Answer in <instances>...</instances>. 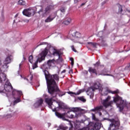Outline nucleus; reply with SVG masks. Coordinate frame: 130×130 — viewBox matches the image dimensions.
Wrapping results in <instances>:
<instances>
[{
    "label": "nucleus",
    "instance_id": "nucleus-49",
    "mask_svg": "<svg viewBox=\"0 0 130 130\" xmlns=\"http://www.w3.org/2000/svg\"><path fill=\"white\" fill-rule=\"evenodd\" d=\"M68 2H69V1L64 2L63 3V4H68Z\"/></svg>",
    "mask_w": 130,
    "mask_h": 130
},
{
    "label": "nucleus",
    "instance_id": "nucleus-52",
    "mask_svg": "<svg viewBox=\"0 0 130 130\" xmlns=\"http://www.w3.org/2000/svg\"><path fill=\"white\" fill-rule=\"evenodd\" d=\"M32 79H33V77H32V76H31V77H30V80H32Z\"/></svg>",
    "mask_w": 130,
    "mask_h": 130
},
{
    "label": "nucleus",
    "instance_id": "nucleus-43",
    "mask_svg": "<svg viewBox=\"0 0 130 130\" xmlns=\"http://www.w3.org/2000/svg\"><path fill=\"white\" fill-rule=\"evenodd\" d=\"M23 22H25V23H28V22H29V20L28 19H24Z\"/></svg>",
    "mask_w": 130,
    "mask_h": 130
},
{
    "label": "nucleus",
    "instance_id": "nucleus-33",
    "mask_svg": "<svg viewBox=\"0 0 130 130\" xmlns=\"http://www.w3.org/2000/svg\"><path fill=\"white\" fill-rule=\"evenodd\" d=\"M28 60L30 63H33V56H29L28 58Z\"/></svg>",
    "mask_w": 130,
    "mask_h": 130
},
{
    "label": "nucleus",
    "instance_id": "nucleus-17",
    "mask_svg": "<svg viewBox=\"0 0 130 130\" xmlns=\"http://www.w3.org/2000/svg\"><path fill=\"white\" fill-rule=\"evenodd\" d=\"M62 54V52L58 50H56L55 49H53V55H57L58 56V58L60 57V55Z\"/></svg>",
    "mask_w": 130,
    "mask_h": 130
},
{
    "label": "nucleus",
    "instance_id": "nucleus-42",
    "mask_svg": "<svg viewBox=\"0 0 130 130\" xmlns=\"http://www.w3.org/2000/svg\"><path fill=\"white\" fill-rule=\"evenodd\" d=\"M81 0H74V4H78Z\"/></svg>",
    "mask_w": 130,
    "mask_h": 130
},
{
    "label": "nucleus",
    "instance_id": "nucleus-12",
    "mask_svg": "<svg viewBox=\"0 0 130 130\" xmlns=\"http://www.w3.org/2000/svg\"><path fill=\"white\" fill-rule=\"evenodd\" d=\"M72 110L75 111L76 113L75 116L74 117L75 118H79L83 115V113H82V111H83V109L79 108H72Z\"/></svg>",
    "mask_w": 130,
    "mask_h": 130
},
{
    "label": "nucleus",
    "instance_id": "nucleus-1",
    "mask_svg": "<svg viewBox=\"0 0 130 130\" xmlns=\"http://www.w3.org/2000/svg\"><path fill=\"white\" fill-rule=\"evenodd\" d=\"M44 74L47 82V86L48 92L50 94L52 98H55L57 93L59 97H62L66 95V92L60 91L57 84L55 81H59V77L57 74L51 75L49 74L48 71L46 70H44Z\"/></svg>",
    "mask_w": 130,
    "mask_h": 130
},
{
    "label": "nucleus",
    "instance_id": "nucleus-4",
    "mask_svg": "<svg viewBox=\"0 0 130 130\" xmlns=\"http://www.w3.org/2000/svg\"><path fill=\"white\" fill-rule=\"evenodd\" d=\"M48 53V50L45 48L39 55L38 58L36 61L32 66V70H35L36 68H38L37 63L39 62H41L42 60H44L45 59V57L47 55Z\"/></svg>",
    "mask_w": 130,
    "mask_h": 130
},
{
    "label": "nucleus",
    "instance_id": "nucleus-44",
    "mask_svg": "<svg viewBox=\"0 0 130 130\" xmlns=\"http://www.w3.org/2000/svg\"><path fill=\"white\" fill-rule=\"evenodd\" d=\"M101 75H102V76H111L110 74H101Z\"/></svg>",
    "mask_w": 130,
    "mask_h": 130
},
{
    "label": "nucleus",
    "instance_id": "nucleus-24",
    "mask_svg": "<svg viewBox=\"0 0 130 130\" xmlns=\"http://www.w3.org/2000/svg\"><path fill=\"white\" fill-rule=\"evenodd\" d=\"M41 69L42 70H47V69H49V67L47 63H44L42 66H41Z\"/></svg>",
    "mask_w": 130,
    "mask_h": 130
},
{
    "label": "nucleus",
    "instance_id": "nucleus-8",
    "mask_svg": "<svg viewBox=\"0 0 130 130\" xmlns=\"http://www.w3.org/2000/svg\"><path fill=\"white\" fill-rule=\"evenodd\" d=\"M108 93H111V94H118V93H119V90L116 89L114 91H111L108 87H106L103 88L102 90V95H104L105 96L108 95Z\"/></svg>",
    "mask_w": 130,
    "mask_h": 130
},
{
    "label": "nucleus",
    "instance_id": "nucleus-58",
    "mask_svg": "<svg viewBox=\"0 0 130 130\" xmlns=\"http://www.w3.org/2000/svg\"><path fill=\"white\" fill-rule=\"evenodd\" d=\"M43 15L44 16V14H43Z\"/></svg>",
    "mask_w": 130,
    "mask_h": 130
},
{
    "label": "nucleus",
    "instance_id": "nucleus-10",
    "mask_svg": "<svg viewBox=\"0 0 130 130\" xmlns=\"http://www.w3.org/2000/svg\"><path fill=\"white\" fill-rule=\"evenodd\" d=\"M22 14L24 16H26V17H31V16H34L35 11L33 9L29 8L27 9H24L22 11Z\"/></svg>",
    "mask_w": 130,
    "mask_h": 130
},
{
    "label": "nucleus",
    "instance_id": "nucleus-51",
    "mask_svg": "<svg viewBox=\"0 0 130 130\" xmlns=\"http://www.w3.org/2000/svg\"><path fill=\"white\" fill-rule=\"evenodd\" d=\"M17 17H18V14H16V15L15 16V18H17Z\"/></svg>",
    "mask_w": 130,
    "mask_h": 130
},
{
    "label": "nucleus",
    "instance_id": "nucleus-18",
    "mask_svg": "<svg viewBox=\"0 0 130 130\" xmlns=\"http://www.w3.org/2000/svg\"><path fill=\"white\" fill-rule=\"evenodd\" d=\"M72 23V18L71 17H67L64 19V21H63L62 24L64 25H70Z\"/></svg>",
    "mask_w": 130,
    "mask_h": 130
},
{
    "label": "nucleus",
    "instance_id": "nucleus-21",
    "mask_svg": "<svg viewBox=\"0 0 130 130\" xmlns=\"http://www.w3.org/2000/svg\"><path fill=\"white\" fill-rule=\"evenodd\" d=\"M88 72H89L90 74H95L96 76H97V70L92 67H89Z\"/></svg>",
    "mask_w": 130,
    "mask_h": 130
},
{
    "label": "nucleus",
    "instance_id": "nucleus-55",
    "mask_svg": "<svg viewBox=\"0 0 130 130\" xmlns=\"http://www.w3.org/2000/svg\"><path fill=\"white\" fill-rule=\"evenodd\" d=\"M25 80H26V81H28V79L26 78Z\"/></svg>",
    "mask_w": 130,
    "mask_h": 130
},
{
    "label": "nucleus",
    "instance_id": "nucleus-48",
    "mask_svg": "<svg viewBox=\"0 0 130 130\" xmlns=\"http://www.w3.org/2000/svg\"><path fill=\"white\" fill-rule=\"evenodd\" d=\"M48 126L49 127V126H50V125H51V123H48Z\"/></svg>",
    "mask_w": 130,
    "mask_h": 130
},
{
    "label": "nucleus",
    "instance_id": "nucleus-25",
    "mask_svg": "<svg viewBox=\"0 0 130 130\" xmlns=\"http://www.w3.org/2000/svg\"><path fill=\"white\" fill-rule=\"evenodd\" d=\"M71 112H72V111H68L66 114L67 116H68L69 118H74V114H72Z\"/></svg>",
    "mask_w": 130,
    "mask_h": 130
},
{
    "label": "nucleus",
    "instance_id": "nucleus-46",
    "mask_svg": "<svg viewBox=\"0 0 130 130\" xmlns=\"http://www.w3.org/2000/svg\"><path fill=\"white\" fill-rule=\"evenodd\" d=\"M69 74H73V70H70V71H69Z\"/></svg>",
    "mask_w": 130,
    "mask_h": 130
},
{
    "label": "nucleus",
    "instance_id": "nucleus-36",
    "mask_svg": "<svg viewBox=\"0 0 130 130\" xmlns=\"http://www.w3.org/2000/svg\"><path fill=\"white\" fill-rule=\"evenodd\" d=\"M92 117L93 120H95V121H98V119L96 118V117H95V115L94 114H92Z\"/></svg>",
    "mask_w": 130,
    "mask_h": 130
},
{
    "label": "nucleus",
    "instance_id": "nucleus-11",
    "mask_svg": "<svg viewBox=\"0 0 130 130\" xmlns=\"http://www.w3.org/2000/svg\"><path fill=\"white\" fill-rule=\"evenodd\" d=\"M52 9H53V6L49 5L45 8V11L43 10V8H42L39 10V11L38 12V14H41V13L44 12V14L45 15H47V14H49V13H50V11H51Z\"/></svg>",
    "mask_w": 130,
    "mask_h": 130
},
{
    "label": "nucleus",
    "instance_id": "nucleus-40",
    "mask_svg": "<svg viewBox=\"0 0 130 130\" xmlns=\"http://www.w3.org/2000/svg\"><path fill=\"white\" fill-rule=\"evenodd\" d=\"M71 48H72L73 51H74V52H77V50H76V49H75V47H74V45L71 46Z\"/></svg>",
    "mask_w": 130,
    "mask_h": 130
},
{
    "label": "nucleus",
    "instance_id": "nucleus-5",
    "mask_svg": "<svg viewBox=\"0 0 130 130\" xmlns=\"http://www.w3.org/2000/svg\"><path fill=\"white\" fill-rule=\"evenodd\" d=\"M45 102L48 104V105L51 109H52L53 112L56 111V107H59L60 106L59 103L56 101L52 102V98H47L45 100Z\"/></svg>",
    "mask_w": 130,
    "mask_h": 130
},
{
    "label": "nucleus",
    "instance_id": "nucleus-39",
    "mask_svg": "<svg viewBox=\"0 0 130 130\" xmlns=\"http://www.w3.org/2000/svg\"><path fill=\"white\" fill-rule=\"evenodd\" d=\"M70 60H71V66L72 67H73L74 66V58L71 57L70 58Z\"/></svg>",
    "mask_w": 130,
    "mask_h": 130
},
{
    "label": "nucleus",
    "instance_id": "nucleus-13",
    "mask_svg": "<svg viewBox=\"0 0 130 130\" xmlns=\"http://www.w3.org/2000/svg\"><path fill=\"white\" fill-rule=\"evenodd\" d=\"M98 89H99V85H98L97 83H94L92 86L88 87L87 89L86 92H93V91H95V90H97Z\"/></svg>",
    "mask_w": 130,
    "mask_h": 130
},
{
    "label": "nucleus",
    "instance_id": "nucleus-30",
    "mask_svg": "<svg viewBox=\"0 0 130 130\" xmlns=\"http://www.w3.org/2000/svg\"><path fill=\"white\" fill-rule=\"evenodd\" d=\"M18 5H20V6H25L26 5V2L23 0H19L18 1Z\"/></svg>",
    "mask_w": 130,
    "mask_h": 130
},
{
    "label": "nucleus",
    "instance_id": "nucleus-15",
    "mask_svg": "<svg viewBox=\"0 0 130 130\" xmlns=\"http://www.w3.org/2000/svg\"><path fill=\"white\" fill-rule=\"evenodd\" d=\"M102 109H103V106H100L91 109V111H93V112H99L100 115H101V112H100V111L102 110Z\"/></svg>",
    "mask_w": 130,
    "mask_h": 130
},
{
    "label": "nucleus",
    "instance_id": "nucleus-60",
    "mask_svg": "<svg viewBox=\"0 0 130 130\" xmlns=\"http://www.w3.org/2000/svg\"><path fill=\"white\" fill-rule=\"evenodd\" d=\"M129 86H130V85L129 84Z\"/></svg>",
    "mask_w": 130,
    "mask_h": 130
},
{
    "label": "nucleus",
    "instance_id": "nucleus-32",
    "mask_svg": "<svg viewBox=\"0 0 130 130\" xmlns=\"http://www.w3.org/2000/svg\"><path fill=\"white\" fill-rule=\"evenodd\" d=\"M78 99L82 102H86V99H84V96L78 97Z\"/></svg>",
    "mask_w": 130,
    "mask_h": 130
},
{
    "label": "nucleus",
    "instance_id": "nucleus-27",
    "mask_svg": "<svg viewBox=\"0 0 130 130\" xmlns=\"http://www.w3.org/2000/svg\"><path fill=\"white\" fill-rule=\"evenodd\" d=\"M58 128L61 130H67L69 127L68 126H64L63 124H60L58 127Z\"/></svg>",
    "mask_w": 130,
    "mask_h": 130
},
{
    "label": "nucleus",
    "instance_id": "nucleus-23",
    "mask_svg": "<svg viewBox=\"0 0 130 130\" xmlns=\"http://www.w3.org/2000/svg\"><path fill=\"white\" fill-rule=\"evenodd\" d=\"M6 75L4 73H0V79L2 81H6Z\"/></svg>",
    "mask_w": 130,
    "mask_h": 130
},
{
    "label": "nucleus",
    "instance_id": "nucleus-59",
    "mask_svg": "<svg viewBox=\"0 0 130 130\" xmlns=\"http://www.w3.org/2000/svg\"><path fill=\"white\" fill-rule=\"evenodd\" d=\"M90 98H92V96H90Z\"/></svg>",
    "mask_w": 130,
    "mask_h": 130
},
{
    "label": "nucleus",
    "instance_id": "nucleus-16",
    "mask_svg": "<svg viewBox=\"0 0 130 130\" xmlns=\"http://www.w3.org/2000/svg\"><path fill=\"white\" fill-rule=\"evenodd\" d=\"M43 103V100L41 99L36 102V103L34 105V106L35 108H38V107H40V106L42 105Z\"/></svg>",
    "mask_w": 130,
    "mask_h": 130
},
{
    "label": "nucleus",
    "instance_id": "nucleus-20",
    "mask_svg": "<svg viewBox=\"0 0 130 130\" xmlns=\"http://www.w3.org/2000/svg\"><path fill=\"white\" fill-rule=\"evenodd\" d=\"M94 129L99 130L101 128V123L96 122L93 127Z\"/></svg>",
    "mask_w": 130,
    "mask_h": 130
},
{
    "label": "nucleus",
    "instance_id": "nucleus-47",
    "mask_svg": "<svg viewBox=\"0 0 130 130\" xmlns=\"http://www.w3.org/2000/svg\"><path fill=\"white\" fill-rule=\"evenodd\" d=\"M61 73V74H62L63 73H66V70H63Z\"/></svg>",
    "mask_w": 130,
    "mask_h": 130
},
{
    "label": "nucleus",
    "instance_id": "nucleus-29",
    "mask_svg": "<svg viewBox=\"0 0 130 130\" xmlns=\"http://www.w3.org/2000/svg\"><path fill=\"white\" fill-rule=\"evenodd\" d=\"M93 66L95 67V68H99V67H102L103 68H104V65H100V61L96 62V63L93 64Z\"/></svg>",
    "mask_w": 130,
    "mask_h": 130
},
{
    "label": "nucleus",
    "instance_id": "nucleus-45",
    "mask_svg": "<svg viewBox=\"0 0 130 130\" xmlns=\"http://www.w3.org/2000/svg\"><path fill=\"white\" fill-rule=\"evenodd\" d=\"M7 88H11V89H13V86L10 84V86H8Z\"/></svg>",
    "mask_w": 130,
    "mask_h": 130
},
{
    "label": "nucleus",
    "instance_id": "nucleus-37",
    "mask_svg": "<svg viewBox=\"0 0 130 130\" xmlns=\"http://www.w3.org/2000/svg\"><path fill=\"white\" fill-rule=\"evenodd\" d=\"M18 22H20V18L17 17L16 19H14L13 21L14 23H18Z\"/></svg>",
    "mask_w": 130,
    "mask_h": 130
},
{
    "label": "nucleus",
    "instance_id": "nucleus-50",
    "mask_svg": "<svg viewBox=\"0 0 130 130\" xmlns=\"http://www.w3.org/2000/svg\"><path fill=\"white\" fill-rule=\"evenodd\" d=\"M81 6H85V3H82V4H81Z\"/></svg>",
    "mask_w": 130,
    "mask_h": 130
},
{
    "label": "nucleus",
    "instance_id": "nucleus-3",
    "mask_svg": "<svg viewBox=\"0 0 130 130\" xmlns=\"http://www.w3.org/2000/svg\"><path fill=\"white\" fill-rule=\"evenodd\" d=\"M103 120H108V121H110L111 123L110 124L108 130L119 129V126L120 125V122H119V120L114 119H110L106 118H103Z\"/></svg>",
    "mask_w": 130,
    "mask_h": 130
},
{
    "label": "nucleus",
    "instance_id": "nucleus-19",
    "mask_svg": "<svg viewBox=\"0 0 130 130\" xmlns=\"http://www.w3.org/2000/svg\"><path fill=\"white\" fill-rule=\"evenodd\" d=\"M55 114L57 117H58L59 118H61L63 120H67L66 118H64V114H60L57 112H56L55 113Z\"/></svg>",
    "mask_w": 130,
    "mask_h": 130
},
{
    "label": "nucleus",
    "instance_id": "nucleus-34",
    "mask_svg": "<svg viewBox=\"0 0 130 130\" xmlns=\"http://www.w3.org/2000/svg\"><path fill=\"white\" fill-rule=\"evenodd\" d=\"M6 118H11V117H13V115L11 114H7L5 115Z\"/></svg>",
    "mask_w": 130,
    "mask_h": 130
},
{
    "label": "nucleus",
    "instance_id": "nucleus-28",
    "mask_svg": "<svg viewBox=\"0 0 130 130\" xmlns=\"http://www.w3.org/2000/svg\"><path fill=\"white\" fill-rule=\"evenodd\" d=\"M119 12L120 13V14H122V15H124L125 13V11H122V6L119 5Z\"/></svg>",
    "mask_w": 130,
    "mask_h": 130
},
{
    "label": "nucleus",
    "instance_id": "nucleus-26",
    "mask_svg": "<svg viewBox=\"0 0 130 130\" xmlns=\"http://www.w3.org/2000/svg\"><path fill=\"white\" fill-rule=\"evenodd\" d=\"M54 59L48 60L47 64H48L49 68H50V67H52V65L54 63Z\"/></svg>",
    "mask_w": 130,
    "mask_h": 130
},
{
    "label": "nucleus",
    "instance_id": "nucleus-22",
    "mask_svg": "<svg viewBox=\"0 0 130 130\" xmlns=\"http://www.w3.org/2000/svg\"><path fill=\"white\" fill-rule=\"evenodd\" d=\"M84 92V89H80L78 91L76 92H69L68 94H73L74 95H80L81 93H83Z\"/></svg>",
    "mask_w": 130,
    "mask_h": 130
},
{
    "label": "nucleus",
    "instance_id": "nucleus-14",
    "mask_svg": "<svg viewBox=\"0 0 130 130\" xmlns=\"http://www.w3.org/2000/svg\"><path fill=\"white\" fill-rule=\"evenodd\" d=\"M55 14H51L45 20V23H50V22H52V21L55 19Z\"/></svg>",
    "mask_w": 130,
    "mask_h": 130
},
{
    "label": "nucleus",
    "instance_id": "nucleus-2",
    "mask_svg": "<svg viewBox=\"0 0 130 130\" xmlns=\"http://www.w3.org/2000/svg\"><path fill=\"white\" fill-rule=\"evenodd\" d=\"M111 96H108L105 100H103L102 103L105 108L111 106L113 104V103H116L117 107L119 108L120 111L123 110L124 107L127 108V103L125 101L122 100V99L119 96L117 95L116 97H113V101H111Z\"/></svg>",
    "mask_w": 130,
    "mask_h": 130
},
{
    "label": "nucleus",
    "instance_id": "nucleus-57",
    "mask_svg": "<svg viewBox=\"0 0 130 130\" xmlns=\"http://www.w3.org/2000/svg\"><path fill=\"white\" fill-rule=\"evenodd\" d=\"M0 74H2V73H1V69H0Z\"/></svg>",
    "mask_w": 130,
    "mask_h": 130
},
{
    "label": "nucleus",
    "instance_id": "nucleus-35",
    "mask_svg": "<svg viewBox=\"0 0 130 130\" xmlns=\"http://www.w3.org/2000/svg\"><path fill=\"white\" fill-rule=\"evenodd\" d=\"M98 36L99 37H101L102 38L103 37V31H101L98 33Z\"/></svg>",
    "mask_w": 130,
    "mask_h": 130
},
{
    "label": "nucleus",
    "instance_id": "nucleus-56",
    "mask_svg": "<svg viewBox=\"0 0 130 130\" xmlns=\"http://www.w3.org/2000/svg\"><path fill=\"white\" fill-rule=\"evenodd\" d=\"M57 130H59V128H58V129H57Z\"/></svg>",
    "mask_w": 130,
    "mask_h": 130
},
{
    "label": "nucleus",
    "instance_id": "nucleus-6",
    "mask_svg": "<svg viewBox=\"0 0 130 130\" xmlns=\"http://www.w3.org/2000/svg\"><path fill=\"white\" fill-rule=\"evenodd\" d=\"M13 97L14 98L15 101H14V105L21 102V100L20 99L21 95H23V93L21 91L17 90L14 89L12 91Z\"/></svg>",
    "mask_w": 130,
    "mask_h": 130
},
{
    "label": "nucleus",
    "instance_id": "nucleus-38",
    "mask_svg": "<svg viewBox=\"0 0 130 130\" xmlns=\"http://www.w3.org/2000/svg\"><path fill=\"white\" fill-rule=\"evenodd\" d=\"M60 11H61V13H64L66 12V8L62 7L60 8Z\"/></svg>",
    "mask_w": 130,
    "mask_h": 130
},
{
    "label": "nucleus",
    "instance_id": "nucleus-9",
    "mask_svg": "<svg viewBox=\"0 0 130 130\" xmlns=\"http://www.w3.org/2000/svg\"><path fill=\"white\" fill-rule=\"evenodd\" d=\"M13 60V56L12 55H8L6 58L5 61H4V64L3 66V68L4 69H8L9 68V63H11L12 61Z\"/></svg>",
    "mask_w": 130,
    "mask_h": 130
},
{
    "label": "nucleus",
    "instance_id": "nucleus-54",
    "mask_svg": "<svg viewBox=\"0 0 130 130\" xmlns=\"http://www.w3.org/2000/svg\"><path fill=\"white\" fill-rule=\"evenodd\" d=\"M2 64V61H1V58H0V66Z\"/></svg>",
    "mask_w": 130,
    "mask_h": 130
},
{
    "label": "nucleus",
    "instance_id": "nucleus-53",
    "mask_svg": "<svg viewBox=\"0 0 130 130\" xmlns=\"http://www.w3.org/2000/svg\"><path fill=\"white\" fill-rule=\"evenodd\" d=\"M21 66H22V64L21 63L19 64V69L20 68H21Z\"/></svg>",
    "mask_w": 130,
    "mask_h": 130
},
{
    "label": "nucleus",
    "instance_id": "nucleus-31",
    "mask_svg": "<svg viewBox=\"0 0 130 130\" xmlns=\"http://www.w3.org/2000/svg\"><path fill=\"white\" fill-rule=\"evenodd\" d=\"M87 44H89V45H91V46H93L94 48H96V46H97L96 43H93V42H88Z\"/></svg>",
    "mask_w": 130,
    "mask_h": 130
},
{
    "label": "nucleus",
    "instance_id": "nucleus-7",
    "mask_svg": "<svg viewBox=\"0 0 130 130\" xmlns=\"http://www.w3.org/2000/svg\"><path fill=\"white\" fill-rule=\"evenodd\" d=\"M82 36L81 34L78 31H75L70 35V38L71 40L75 42V43H79L80 39H81Z\"/></svg>",
    "mask_w": 130,
    "mask_h": 130
},
{
    "label": "nucleus",
    "instance_id": "nucleus-41",
    "mask_svg": "<svg viewBox=\"0 0 130 130\" xmlns=\"http://www.w3.org/2000/svg\"><path fill=\"white\" fill-rule=\"evenodd\" d=\"M44 44H47V43H45V42L41 43L40 44H39V45H38V46H37V47H38V46H40V45H44Z\"/></svg>",
    "mask_w": 130,
    "mask_h": 130
}]
</instances>
